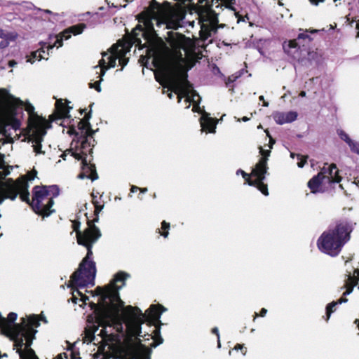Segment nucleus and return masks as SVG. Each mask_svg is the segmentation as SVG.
I'll use <instances>...</instances> for the list:
<instances>
[{"label": "nucleus", "mask_w": 359, "mask_h": 359, "mask_svg": "<svg viewBox=\"0 0 359 359\" xmlns=\"http://www.w3.org/2000/svg\"><path fill=\"white\" fill-rule=\"evenodd\" d=\"M184 17V14L179 9L163 10L155 0L137 15V19L144 27L136 25L131 32L130 41L132 45L135 44L140 49L147 48L146 55L140 59L144 66L147 67L148 60L152 57L153 66L159 68L165 65L170 53V48L155 31L153 21L156 22L157 27L165 26L167 29H177Z\"/></svg>", "instance_id": "nucleus-1"}, {"label": "nucleus", "mask_w": 359, "mask_h": 359, "mask_svg": "<svg viewBox=\"0 0 359 359\" xmlns=\"http://www.w3.org/2000/svg\"><path fill=\"white\" fill-rule=\"evenodd\" d=\"M354 225L347 220H339L332 227L325 231L317 240V246L320 252L331 257L340 254L343 247L351 239Z\"/></svg>", "instance_id": "nucleus-2"}, {"label": "nucleus", "mask_w": 359, "mask_h": 359, "mask_svg": "<svg viewBox=\"0 0 359 359\" xmlns=\"http://www.w3.org/2000/svg\"><path fill=\"white\" fill-rule=\"evenodd\" d=\"M100 231H97L94 235L84 240H80L78 244L87 249L86 256L79 264V268L71 276V283L77 286L86 287L88 285H93L96 275L95 262L92 260L93 245L101 237Z\"/></svg>", "instance_id": "nucleus-3"}, {"label": "nucleus", "mask_w": 359, "mask_h": 359, "mask_svg": "<svg viewBox=\"0 0 359 359\" xmlns=\"http://www.w3.org/2000/svg\"><path fill=\"white\" fill-rule=\"evenodd\" d=\"M123 315L127 320V332L130 337H135L136 344L130 348V354L134 359L143 356L147 347L142 344L138 337H142V325L146 322V315L136 306H127L123 309Z\"/></svg>", "instance_id": "nucleus-4"}, {"label": "nucleus", "mask_w": 359, "mask_h": 359, "mask_svg": "<svg viewBox=\"0 0 359 359\" xmlns=\"http://www.w3.org/2000/svg\"><path fill=\"white\" fill-rule=\"evenodd\" d=\"M121 286L117 285H107V291L105 294L102 298V306L95 303H90V307L94 309L95 313V322L98 326L103 327L100 330V335L107 334L104 330V327L109 324L110 315L109 313V309H115L116 304L120 306H123V302L121 299L118 294V290Z\"/></svg>", "instance_id": "nucleus-5"}, {"label": "nucleus", "mask_w": 359, "mask_h": 359, "mask_svg": "<svg viewBox=\"0 0 359 359\" xmlns=\"http://www.w3.org/2000/svg\"><path fill=\"white\" fill-rule=\"evenodd\" d=\"M25 102L10 94L8 90L0 88V108L7 125L17 130L24 118Z\"/></svg>", "instance_id": "nucleus-6"}, {"label": "nucleus", "mask_w": 359, "mask_h": 359, "mask_svg": "<svg viewBox=\"0 0 359 359\" xmlns=\"http://www.w3.org/2000/svg\"><path fill=\"white\" fill-rule=\"evenodd\" d=\"M60 194L57 185H36L32 189V200L31 208L32 210L43 218L49 217L55 212L52 209L54 198Z\"/></svg>", "instance_id": "nucleus-7"}, {"label": "nucleus", "mask_w": 359, "mask_h": 359, "mask_svg": "<svg viewBox=\"0 0 359 359\" xmlns=\"http://www.w3.org/2000/svg\"><path fill=\"white\" fill-rule=\"evenodd\" d=\"M188 69L182 63L175 62L168 67L163 74V79L160 80L156 76V81L164 88L167 87L165 82L170 85L169 89L177 94V102H180L184 97L182 89L192 88V84L188 80Z\"/></svg>", "instance_id": "nucleus-8"}, {"label": "nucleus", "mask_w": 359, "mask_h": 359, "mask_svg": "<svg viewBox=\"0 0 359 359\" xmlns=\"http://www.w3.org/2000/svg\"><path fill=\"white\" fill-rule=\"evenodd\" d=\"M15 180L13 178H7L5 182L0 183V204L5 199L15 201L19 195L22 201L25 202L31 207L32 201L29 198V192L28 190L29 184L25 182Z\"/></svg>", "instance_id": "nucleus-9"}, {"label": "nucleus", "mask_w": 359, "mask_h": 359, "mask_svg": "<svg viewBox=\"0 0 359 359\" xmlns=\"http://www.w3.org/2000/svg\"><path fill=\"white\" fill-rule=\"evenodd\" d=\"M166 311V309L161 304H152L146 311V322L149 326H154L155 329L152 334H148L154 339V341L152 344V347H156L163 341V338L160 335L161 325H162L160 318L163 312Z\"/></svg>", "instance_id": "nucleus-10"}, {"label": "nucleus", "mask_w": 359, "mask_h": 359, "mask_svg": "<svg viewBox=\"0 0 359 359\" xmlns=\"http://www.w3.org/2000/svg\"><path fill=\"white\" fill-rule=\"evenodd\" d=\"M21 320L22 322L20 323L15 325L14 332L15 333V337H21L24 338L32 337L33 334L34 339H35V335L37 332L36 328L39 327L40 320L47 323L44 316L35 314L28 316L27 320L24 318H22Z\"/></svg>", "instance_id": "nucleus-11"}, {"label": "nucleus", "mask_w": 359, "mask_h": 359, "mask_svg": "<svg viewBox=\"0 0 359 359\" xmlns=\"http://www.w3.org/2000/svg\"><path fill=\"white\" fill-rule=\"evenodd\" d=\"M34 339L32 334V337L27 338L15 337V339L12 340L14 343L13 346L19 354L20 359H37L35 351L31 348Z\"/></svg>", "instance_id": "nucleus-12"}, {"label": "nucleus", "mask_w": 359, "mask_h": 359, "mask_svg": "<svg viewBox=\"0 0 359 359\" xmlns=\"http://www.w3.org/2000/svg\"><path fill=\"white\" fill-rule=\"evenodd\" d=\"M24 110H25L28 115L27 126L25 130L31 132L32 129L39 128L41 127L46 126L51 127L50 122L45 118L37 114L35 112L34 107L29 102H25Z\"/></svg>", "instance_id": "nucleus-13"}, {"label": "nucleus", "mask_w": 359, "mask_h": 359, "mask_svg": "<svg viewBox=\"0 0 359 359\" xmlns=\"http://www.w3.org/2000/svg\"><path fill=\"white\" fill-rule=\"evenodd\" d=\"M50 128V127L43 126L39 128L32 129L31 132L25 130V135L28 142H32V143H34V144L33 145V149L34 151L36 154H39L44 153L41 150V142L43 140V137L46 134V130Z\"/></svg>", "instance_id": "nucleus-14"}, {"label": "nucleus", "mask_w": 359, "mask_h": 359, "mask_svg": "<svg viewBox=\"0 0 359 359\" xmlns=\"http://www.w3.org/2000/svg\"><path fill=\"white\" fill-rule=\"evenodd\" d=\"M69 101L65 100L64 103L62 99L57 100L55 102V112L49 116L48 121L51 124L52 122L59 119H65L70 117L69 112L72 109L68 104Z\"/></svg>", "instance_id": "nucleus-15"}, {"label": "nucleus", "mask_w": 359, "mask_h": 359, "mask_svg": "<svg viewBox=\"0 0 359 359\" xmlns=\"http://www.w3.org/2000/svg\"><path fill=\"white\" fill-rule=\"evenodd\" d=\"M88 227L83 231H80L81 222L79 220L72 221V229L76 232L77 243L80 240H84L94 235L97 231H100L99 228L93 223H90V219L87 218Z\"/></svg>", "instance_id": "nucleus-16"}, {"label": "nucleus", "mask_w": 359, "mask_h": 359, "mask_svg": "<svg viewBox=\"0 0 359 359\" xmlns=\"http://www.w3.org/2000/svg\"><path fill=\"white\" fill-rule=\"evenodd\" d=\"M86 27V25L84 23H79L75 25H72L63 32H62L59 36L57 37L55 41V45H57V48L61 47L63 43V39H69L71 37V34L74 35H78L81 34L84 29Z\"/></svg>", "instance_id": "nucleus-17"}, {"label": "nucleus", "mask_w": 359, "mask_h": 359, "mask_svg": "<svg viewBox=\"0 0 359 359\" xmlns=\"http://www.w3.org/2000/svg\"><path fill=\"white\" fill-rule=\"evenodd\" d=\"M327 163H325L324 166L321 168L320 172H319L316 175H314L307 184L308 187L310 189L311 192L313 194H317L319 192H322L323 190L321 189V186L324 180L326 179L325 173L326 171V165Z\"/></svg>", "instance_id": "nucleus-18"}, {"label": "nucleus", "mask_w": 359, "mask_h": 359, "mask_svg": "<svg viewBox=\"0 0 359 359\" xmlns=\"http://www.w3.org/2000/svg\"><path fill=\"white\" fill-rule=\"evenodd\" d=\"M167 35L168 36L165 38V41L174 50L177 51L184 48L186 38L184 34L168 31Z\"/></svg>", "instance_id": "nucleus-19"}, {"label": "nucleus", "mask_w": 359, "mask_h": 359, "mask_svg": "<svg viewBox=\"0 0 359 359\" xmlns=\"http://www.w3.org/2000/svg\"><path fill=\"white\" fill-rule=\"evenodd\" d=\"M82 172L79 175L80 179L88 178L92 181L98 179V175L96 171V167L95 164L88 163L86 158L82 159Z\"/></svg>", "instance_id": "nucleus-20"}, {"label": "nucleus", "mask_w": 359, "mask_h": 359, "mask_svg": "<svg viewBox=\"0 0 359 359\" xmlns=\"http://www.w3.org/2000/svg\"><path fill=\"white\" fill-rule=\"evenodd\" d=\"M267 170V158L264 156L259 158L255 167L252 170L251 176L255 177V180H265Z\"/></svg>", "instance_id": "nucleus-21"}, {"label": "nucleus", "mask_w": 359, "mask_h": 359, "mask_svg": "<svg viewBox=\"0 0 359 359\" xmlns=\"http://www.w3.org/2000/svg\"><path fill=\"white\" fill-rule=\"evenodd\" d=\"M18 317L17 313L14 312H11L8 313L7 318L6 320L7 321V325L3 327L2 334L8 337L11 340L15 339V333L14 330L15 328V325L17 323H14Z\"/></svg>", "instance_id": "nucleus-22"}, {"label": "nucleus", "mask_w": 359, "mask_h": 359, "mask_svg": "<svg viewBox=\"0 0 359 359\" xmlns=\"http://www.w3.org/2000/svg\"><path fill=\"white\" fill-rule=\"evenodd\" d=\"M131 46L132 44L130 40L126 46L120 45L119 43L118 44H114L111 46V49H114L116 51V53H118V59L122 68H123L128 64L129 59L126 57V55L128 52L130 51Z\"/></svg>", "instance_id": "nucleus-23"}, {"label": "nucleus", "mask_w": 359, "mask_h": 359, "mask_svg": "<svg viewBox=\"0 0 359 359\" xmlns=\"http://www.w3.org/2000/svg\"><path fill=\"white\" fill-rule=\"evenodd\" d=\"M57 45H55V43L51 45V44H46V43H43V44H41V47L35 50V51H32L30 54V55L29 56L28 59H27V62H30V63H34L36 60H38V61H40L41 59H46L47 60L48 58L45 57V55H42V53H46V50L45 49L47 50V55H48V51L50 50H52L54 46H56Z\"/></svg>", "instance_id": "nucleus-24"}, {"label": "nucleus", "mask_w": 359, "mask_h": 359, "mask_svg": "<svg viewBox=\"0 0 359 359\" xmlns=\"http://www.w3.org/2000/svg\"><path fill=\"white\" fill-rule=\"evenodd\" d=\"M325 173L326 179L330 183H339L341 181V177L339 175V170L334 163L326 165Z\"/></svg>", "instance_id": "nucleus-25"}, {"label": "nucleus", "mask_w": 359, "mask_h": 359, "mask_svg": "<svg viewBox=\"0 0 359 359\" xmlns=\"http://www.w3.org/2000/svg\"><path fill=\"white\" fill-rule=\"evenodd\" d=\"M201 124L203 129L209 133H215L216 121L214 118L209 117L208 114H203L201 118Z\"/></svg>", "instance_id": "nucleus-26"}, {"label": "nucleus", "mask_w": 359, "mask_h": 359, "mask_svg": "<svg viewBox=\"0 0 359 359\" xmlns=\"http://www.w3.org/2000/svg\"><path fill=\"white\" fill-rule=\"evenodd\" d=\"M88 137L81 136L77 140L76 144L80 143V150L84 156H87L88 153H93V145H91L90 142L88 140Z\"/></svg>", "instance_id": "nucleus-27"}, {"label": "nucleus", "mask_w": 359, "mask_h": 359, "mask_svg": "<svg viewBox=\"0 0 359 359\" xmlns=\"http://www.w3.org/2000/svg\"><path fill=\"white\" fill-rule=\"evenodd\" d=\"M78 129L79 130L80 137H93L95 131L92 129L91 125H88L86 122H83L81 119L78 123Z\"/></svg>", "instance_id": "nucleus-28"}, {"label": "nucleus", "mask_w": 359, "mask_h": 359, "mask_svg": "<svg viewBox=\"0 0 359 359\" xmlns=\"http://www.w3.org/2000/svg\"><path fill=\"white\" fill-rule=\"evenodd\" d=\"M264 180H253L248 182V185L255 187L264 196L269 195L268 186L264 182Z\"/></svg>", "instance_id": "nucleus-29"}, {"label": "nucleus", "mask_w": 359, "mask_h": 359, "mask_svg": "<svg viewBox=\"0 0 359 359\" xmlns=\"http://www.w3.org/2000/svg\"><path fill=\"white\" fill-rule=\"evenodd\" d=\"M358 284V280L355 279L354 277L351 276V275L348 276V278L346 280L345 285L344 287H346V291L343 293L344 296H346L350 294L353 287Z\"/></svg>", "instance_id": "nucleus-30"}, {"label": "nucleus", "mask_w": 359, "mask_h": 359, "mask_svg": "<svg viewBox=\"0 0 359 359\" xmlns=\"http://www.w3.org/2000/svg\"><path fill=\"white\" fill-rule=\"evenodd\" d=\"M128 277H129L128 273L124 271H119L114 276L113 281L109 285H114V284L116 285V283L122 282V287L125 285L126 280Z\"/></svg>", "instance_id": "nucleus-31"}, {"label": "nucleus", "mask_w": 359, "mask_h": 359, "mask_svg": "<svg viewBox=\"0 0 359 359\" xmlns=\"http://www.w3.org/2000/svg\"><path fill=\"white\" fill-rule=\"evenodd\" d=\"M212 27L210 25L202 24L200 31V36L202 40H207L211 36Z\"/></svg>", "instance_id": "nucleus-32"}, {"label": "nucleus", "mask_w": 359, "mask_h": 359, "mask_svg": "<svg viewBox=\"0 0 359 359\" xmlns=\"http://www.w3.org/2000/svg\"><path fill=\"white\" fill-rule=\"evenodd\" d=\"M37 171L34 168L31 171H29L26 175H21L18 178H17L15 180H20L21 178V182H25L26 184H28L29 181H32L34 180V178L36 177Z\"/></svg>", "instance_id": "nucleus-33"}, {"label": "nucleus", "mask_w": 359, "mask_h": 359, "mask_svg": "<svg viewBox=\"0 0 359 359\" xmlns=\"http://www.w3.org/2000/svg\"><path fill=\"white\" fill-rule=\"evenodd\" d=\"M93 105H94V102H92L90 104V105H89L90 109L88 112H86V111H87L86 108L79 109V113L81 114L85 113V115H84L83 118H82V120H83V122H86L88 125H90L89 121L92 117V107Z\"/></svg>", "instance_id": "nucleus-34"}, {"label": "nucleus", "mask_w": 359, "mask_h": 359, "mask_svg": "<svg viewBox=\"0 0 359 359\" xmlns=\"http://www.w3.org/2000/svg\"><path fill=\"white\" fill-rule=\"evenodd\" d=\"M169 229H170V223L163 221L161 222V229H158V233L163 236L164 238H167L169 234Z\"/></svg>", "instance_id": "nucleus-35"}, {"label": "nucleus", "mask_w": 359, "mask_h": 359, "mask_svg": "<svg viewBox=\"0 0 359 359\" xmlns=\"http://www.w3.org/2000/svg\"><path fill=\"white\" fill-rule=\"evenodd\" d=\"M95 210H94V215L95 217L93 219H90V223L95 224V222H97L99 220V213L102 211V210L104 208V204H102L101 203L94 205Z\"/></svg>", "instance_id": "nucleus-36"}, {"label": "nucleus", "mask_w": 359, "mask_h": 359, "mask_svg": "<svg viewBox=\"0 0 359 359\" xmlns=\"http://www.w3.org/2000/svg\"><path fill=\"white\" fill-rule=\"evenodd\" d=\"M318 32V29H306L305 32L300 33L298 35L297 40H306L307 39L309 41H311L312 40V38L307 34L308 32L310 33H317Z\"/></svg>", "instance_id": "nucleus-37"}, {"label": "nucleus", "mask_w": 359, "mask_h": 359, "mask_svg": "<svg viewBox=\"0 0 359 359\" xmlns=\"http://www.w3.org/2000/svg\"><path fill=\"white\" fill-rule=\"evenodd\" d=\"M110 49L112 55L109 57L108 69L109 67H114L116 66V60L118 59V53H116V51L114 49L112 50L111 48Z\"/></svg>", "instance_id": "nucleus-38"}, {"label": "nucleus", "mask_w": 359, "mask_h": 359, "mask_svg": "<svg viewBox=\"0 0 359 359\" xmlns=\"http://www.w3.org/2000/svg\"><path fill=\"white\" fill-rule=\"evenodd\" d=\"M274 121L280 125L285 123V115L283 112H276L273 116Z\"/></svg>", "instance_id": "nucleus-39"}, {"label": "nucleus", "mask_w": 359, "mask_h": 359, "mask_svg": "<svg viewBox=\"0 0 359 359\" xmlns=\"http://www.w3.org/2000/svg\"><path fill=\"white\" fill-rule=\"evenodd\" d=\"M337 306V303L334 301L328 304L326 306V318L325 320L328 321L331 314L334 311V307Z\"/></svg>", "instance_id": "nucleus-40"}, {"label": "nucleus", "mask_w": 359, "mask_h": 359, "mask_svg": "<svg viewBox=\"0 0 359 359\" xmlns=\"http://www.w3.org/2000/svg\"><path fill=\"white\" fill-rule=\"evenodd\" d=\"M68 151V153L69 154H71V155L76 160L78 161H82V159L83 158H86L87 156H84V154H83L81 153V151L80 150V152H76V151H73V149L71 148L69 149H67Z\"/></svg>", "instance_id": "nucleus-41"}, {"label": "nucleus", "mask_w": 359, "mask_h": 359, "mask_svg": "<svg viewBox=\"0 0 359 359\" xmlns=\"http://www.w3.org/2000/svg\"><path fill=\"white\" fill-rule=\"evenodd\" d=\"M98 330V326L93 325L86 330V335L88 337L90 341L91 342L95 338V333Z\"/></svg>", "instance_id": "nucleus-42"}, {"label": "nucleus", "mask_w": 359, "mask_h": 359, "mask_svg": "<svg viewBox=\"0 0 359 359\" xmlns=\"http://www.w3.org/2000/svg\"><path fill=\"white\" fill-rule=\"evenodd\" d=\"M285 123H291L297 119V114L295 111H288L285 113Z\"/></svg>", "instance_id": "nucleus-43"}, {"label": "nucleus", "mask_w": 359, "mask_h": 359, "mask_svg": "<svg viewBox=\"0 0 359 359\" xmlns=\"http://www.w3.org/2000/svg\"><path fill=\"white\" fill-rule=\"evenodd\" d=\"M337 133L339 137L348 144H350V142H351L352 140L350 138L348 135L343 130H339L337 131Z\"/></svg>", "instance_id": "nucleus-44"}, {"label": "nucleus", "mask_w": 359, "mask_h": 359, "mask_svg": "<svg viewBox=\"0 0 359 359\" xmlns=\"http://www.w3.org/2000/svg\"><path fill=\"white\" fill-rule=\"evenodd\" d=\"M106 291H107V285L104 287L98 286L95 290V294L97 296H100L99 304H100L101 305H102V296H104L105 294Z\"/></svg>", "instance_id": "nucleus-45"}, {"label": "nucleus", "mask_w": 359, "mask_h": 359, "mask_svg": "<svg viewBox=\"0 0 359 359\" xmlns=\"http://www.w3.org/2000/svg\"><path fill=\"white\" fill-rule=\"evenodd\" d=\"M68 287L71 288L72 292L77 296L81 297L83 294L81 291L79 290V287H81L80 286H77L74 284H72L71 280L69 282Z\"/></svg>", "instance_id": "nucleus-46"}, {"label": "nucleus", "mask_w": 359, "mask_h": 359, "mask_svg": "<svg viewBox=\"0 0 359 359\" xmlns=\"http://www.w3.org/2000/svg\"><path fill=\"white\" fill-rule=\"evenodd\" d=\"M239 173L241 174V176H243V177L244 178L246 184H248V182L253 180H251V178H250L251 174L249 175L241 169H239L236 171L237 175H238Z\"/></svg>", "instance_id": "nucleus-47"}, {"label": "nucleus", "mask_w": 359, "mask_h": 359, "mask_svg": "<svg viewBox=\"0 0 359 359\" xmlns=\"http://www.w3.org/2000/svg\"><path fill=\"white\" fill-rule=\"evenodd\" d=\"M353 153L359 154V143L353 142V140L348 144Z\"/></svg>", "instance_id": "nucleus-48"}, {"label": "nucleus", "mask_w": 359, "mask_h": 359, "mask_svg": "<svg viewBox=\"0 0 359 359\" xmlns=\"http://www.w3.org/2000/svg\"><path fill=\"white\" fill-rule=\"evenodd\" d=\"M298 159L299 160L297 163V165L299 168H303L304 165L306 163L308 156H302L297 155Z\"/></svg>", "instance_id": "nucleus-49"}, {"label": "nucleus", "mask_w": 359, "mask_h": 359, "mask_svg": "<svg viewBox=\"0 0 359 359\" xmlns=\"http://www.w3.org/2000/svg\"><path fill=\"white\" fill-rule=\"evenodd\" d=\"M0 171V183L5 182L7 179L6 177L10 175V170H6L5 168L1 169Z\"/></svg>", "instance_id": "nucleus-50"}, {"label": "nucleus", "mask_w": 359, "mask_h": 359, "mask_svg": "<svg viewBox=\"0 0 359 359\" xmlns=\"http://www.w3.org/2000/svg\"><path fill=\"white\" fill-rule=\"evenodd\" d=\"M99 66L101 68L102 76H103L105 74V72L108 69V67L103 58L99 61Z\"/></svg>", "instance_id": "nucleus-51"}, {"label": "nucleus", "mask_w": 359, "mask_h": 359, "mask_svg": "<svg viewBox=\"0 0 359 359\" xmlns=\"http://www.w3.org/2000/svg\"><path fill=\"white\" fill-rule=\"evenodd\" d=\"M68 133L69 135H74L75 136L74 141H76L80 137V133L78 131H76L74 126L69 128Z\"/></svg>", "instance_id": "nucleus-52"}, {"label": "nucleus", "mask_w": 359, "mask_h": 359, "mask_svg": "<svg viewBox=\"0 0 359 359\" xmlns=\"http://www.w3.org/2000/svg\"><path fill=\"white\" fill-rule=\"evenodd\" d=\"M183 96L185 97V101L187 102H191L192 101V98L189 95V88H185L182 89Z\"/></svg>", "instance_id": "nucleus-53"}, {"label": "nucleus", "mask_w": 359, "mask_h": 359, "mask_svg": "<svg viewBox=\"0 0 359 359\" xmlns=\"http://www.w3.org/2000/svg\"><path fill=\"white\" fill-rule=\"evenodd\" d=\"M89 88H95L97 92L101 91L100 81H95V83H90Z\"/></svg>", "instance_id": "nucleus-54"}, {"label": "nucleus", "mask_w": 359, "mask_h": 359, "mask_svg": "<svg viewBox=\"0 0 359 359\" xmlns=\"http://www.w3.org/2000/svg\"><path fill=\"white\" fill-rule=\"evenodd\" d=\"M234 349L236 351H238L240 350L242 353L243 355H245L246 352H247V348L244 346V344H237L235 346H234Z\"/></svg>", "instance_id": "nucleus-55"}, {"label": "nucleus", "mask_w": 359, "mask_h": 359, "mask_svg": "<svg viewBox=\"0 0 359 359\" xmlns=\"http://www.w3.org/2000/svg\"><path fill=\"white\" fill-rule=\"evenodd\" d=\"M297 39L290 40L288 43V47L290 48H296L297 47L299 48V45L298 44Z\"/></svg>", "instance_id": "nucleus-56"}, {"label": "nucleus", "mask_w": 359, "mask_h": 359, "mask_svg": "<svg viewBox=\"0 0 359 359\" xmlns=\"http://www.w3.org/2000/svg\"><path fill=\"white\" fill-rule=\"evenodd\" d=\"M212 333L215 334L217 335V345H218V347H220L221 346V344H220V339H219V330L217 327H213L212 329Z\"/></svg>", "instance_id": "nucleus-57"}, {"label": "nucleus", "mask_w": 359, "mask_h": 359, "mask_svg": "<svg viewBox=\"0 0 359 359\" xmlns=\"http://www.w3.org/2000/svg\"><path fill=\"white\" fill-rule=\"evenodd\" d=\"M267 313V310L264 308H262L259 312V313H255L254 314V320L257 317V316H261V317H264L266 316Z\"/></svg>", "instance_id": "nucleus-58"}, {"label": "nucleus", "mask_w": 359, "mask_h": 359, "mask_svg": "<svg viewBox=\"0 0 359 359\" xmlns=\"http://www.w3.org/2000/svg\"><path fill=\"white\" fill-rule=\"evenodd\" d=\"M9 34H6L4 31L0 27V38L4 39H12L10 37Z\"/></svg>", "instance_id": "nucleus-59"}, {"label": "nucleus", "mask_w": 359, "mask_h": 359, "mask_svg": "<svg viewBox=\"0 0 359 359\" xmlns=\"http://www.w3.org/2000/svg\"><path fill=\"white\" fill-rule=\"evenodd\" d=\"M5 155L4 154L0 153V169H3L5 168L6 162L4 161Z\"/></svg>", "instance_id": "nucleus-60"}, {"label": "nucleus", "mask_w": 359, "mask_h": 359, "mask_svg": "<svg viewBox=\"0 0 359 359\" xmlns=\"http://www.w3.org/2000/svg\"><path fill=\"white\" fill-rule=\"evenodd\" d=\"M259 152L262 155V156H266L268 158V156L270 155L271 151L269 150H264L262 147H259Z\"/></svg>", "instance_id": "nucleus-61"}, {"label": "nucleus", "mask_w": 359, "mask_h": 359, "mask_svg": "<svg viewBox=\"0 0 359 359\" xmlns=\"http://www.w3.org/2000/svg\"><path fill=\"white\" fill-rule=\"evenodd\" d=\"M346 296H342L341 298H339L335 303L337 304H341L342 303H346L348 302V299L345 297Z\"/></svg>", "instance_id": "nucleus-62"}, {"label": "nucleus", "mask_w": 359, "mask_h": 359, "mask_svg": "<svg viewBox=\"0 0 359 359\" xmlns=\"http://www.w3.org/2000/svg\"><path fill=\"white\" fill-rule=\"evenodd\" d=\"M91 196H92V203L93 204V205H97V204L100 203V202L97 198V196H95L94 194V193H93L91 194Z\"/></svg>", "instance_id": "nucleus-63"}, {"label": "nucleus", "mask_w": 359, "mask_h": 359, "mask_svg": "<svg viewBox=\"0 0 359 359\" xmlns=\"http://www.w3.org/2000/svg\"><path fill=\"white\" fill-rule=\"evenodd\" d=\"M355 29L358 30L356 36L359 37V20H355Z\"/></svg>", "instance_id": "nucleus-64"}]
</instances>
